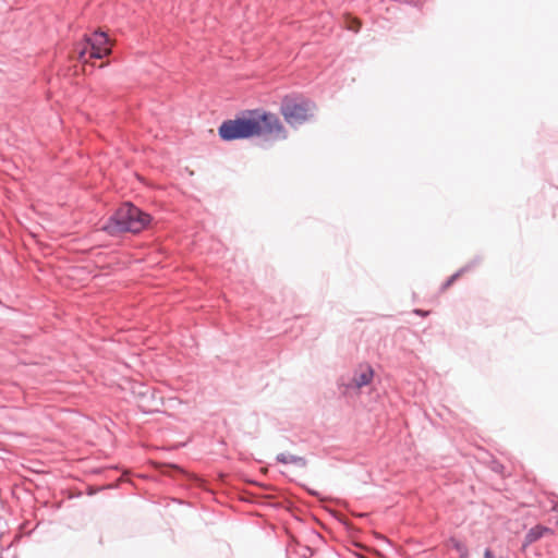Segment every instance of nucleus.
Instances as JSON below:
<instances>
[{
    "label": "nucleus",
    "mask_w": 558,
    "mask_h": 558,
    "mask_svg": "<svg viewBox=\"0 0 558 558\" xmlns=\"http://www.w3.org/2000/svg\"><path fill=\"white\" fill-rule=\"evenodd\" d=\"M453 547L461 554L462 550H468V548L460 543L459 541H452Z\"/></svg>",
    "instance_id": "9"
},
{
    "label": "nucleus",
    "mask_w": 558,
    "mask_h": 558,
    "mask_svg": "<svg viewBox=\"0 0 558 558\" xmlns=\"http://www.w3.org/2000/svg\"><path fill=\"white\" fill-rule=\"evenodd\" d=\"M458 276H459L458 274H456V275L451 276V277L447 280V282L445 283L444 289L449 288V287L453 283V281L458 278Z\"/></svg>",
    "instance_id": "10"
},
{
    "label": "nucleus",
    "mask_w": 558,
    "mask_h": 558,
    "mask_svg": "<svg viewBox=\"0 0 558 558\" xmlns=\"http://www.w3.org/2000/svg\"><path fill=\"white\" fill-rule=\"evenodd\" d=\"M460 558H469V551L462 550V553L460 554Z\"/></svg>",
    "instance_id": "11"
},
{
    "label": "nucleus",
    "mask_w": 558,
    "mask_h": 558,
    "mask_svg": "<svg viewBox=\"0 0 558 558\" xmlns=\"http://www.w3.org/2000/svg\"><path fill=\"white\" fill-rule=\"evenodd\" d=\"M150 220L151 218L148 214L126 203L116 211L104 229L112 235H119L123 232L137 233L145 229Z\"/></svg>",
    "instance_id": "2"
},
{
    "label": "nucleus",
    "mask_w": 558,
    "mask_h": 558,
    "mask_svg": "<svg viewBox=\"0 0 558 558\" xmlns=\"http://www.w3.org/2000/svg\"><path fill=\"white\" fill-rule=\"evenodd\" d=\"M280 113L288 124L295 128L310 120L312 117V106L305 100L286 99L280 108Z\"/></svg>",
    "instance_id": "4"
},
{
    "label": "nucleus",
    "mask_w": 558,
    "mask_h": 558,
    "mask_svg": "<svg viewBox=\"0 0 558 558\" xmlns=\"http://www.w3.org/2000/svg\"><path fill=\"white\" fill-rule=\"evenodd\" d=\"M549 533H551V531L548 527L537 525L527 532V534L525 536V544L526 545L532 544V543L536 542L537 539H539L545 534H549Z\"/></svg>",
    "instance_id": "6"
},
{
    "label": "nucleus",
    "mask_w": 558,
    "mask_h": 558,
    "mask_svg": "<svg viewBox=\"0 0 558 558\" xmlns=\"http://www.w3.org/2000/svg\"><path fill=\"white\" fill-rule=\"evenodd\" d=\"M345 27L352 32H359L361 28V21L350 15L345 16Z\"/></svg>",
    "instance_id": "8"
},
{
    "label": "nucleus",
    "mask_w": 558,
    "mask_h": 558,
    "mask_svg": "<svg viewBox=\"0 0 558 558\" xmlns=\"http://www.w3.org/2000/svg\"><path fill=\"white\" fill-rule=\"evenodd\" d=\"M374 377V369L369 365H361L355 372L351 386L361 389L371 384Z\"/></svg>",
    "instance_id": "5"
},
{
    "label": "nucleus",
    "mask_w": 558,
    "mask_h": 558,
    "mask_svg": "<svg viewBox=\"0 0 558 558\" xmlns=\"http://www.w3.org/2000/svg\"><path fill=\"white\" fill-rule=\"evenodd\" d=\"M277 460L283 464H289V463H293V464H298V463H301V464H304V459L301 458V457H296V456H292V454H287V453H280L277 456Z\"/></svg>",
    "instance_id": "7"
},
{
    "label": "nucleus",
    "mask_w": 558,
    "mask_h": 558,
    "mask_svg": "<svg viewBox=\"0 0 558 558\" xmlns=\"http://www.w3.org/2000/svg\"><path fill=\"white\" fill-rule=\"evenodd\" d=\"M225 141L262 137L270 141H284L288 131L279 117L269 111L254 110L246 116L222 122L218 130Z\"/></svg>",
    "instance_id": "1"
},
{
    "label": "nucleus",
    "mask_w": 558,
    "mask_h": 558,
    "mask_svg": "<svg viewBox=\"0 0 558 558\" xmlns=\"http://www.w3.org/2000/svg\"><path fill=\"white\" fill-rule=\"evenodd\" d=\"M416 313H417V314H420V315H422V316H425V315L427 314V313L422 312V311H418V310L416 311Z\"/></svg>",
    "instance_id": "12"
},
{
    "label": "nucleus",
    "mask_w": 558,
    "mask_h": 558,
    "mask_svg": "<svg viewBox=\"0 0 558 558\" xmlns=\"http://www.w3.org/2000/svg\"><path fill=\"white\" fill-rule=\"evenodd\" d=\"M112 44L104 32H95L85 36L81 48H77L78 60L87 63L92 59H101L111 53Z\"/></svg>",
    "instance_id": "3"
}]
</instances>
